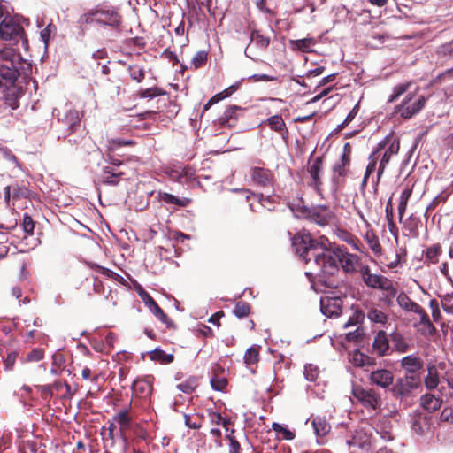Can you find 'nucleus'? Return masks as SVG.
<instances>
[{
	"instance_id": "obj_20",
	"label": "nucleus",
	"mask_w": 453,
	"mask_h": 453,
	"mask_svg": "<svg viewBox=\"0 0 453 453\" xmlns=\"http://www.w3.org/2000/svg\"><path fill=\"white\" fill-rule=\"evenodd\" d=\"M241 110V107L236 105L228 106L223 114L219 117L218 124L221 128L234 127L238 122L237 111Z\"/></svg>"
},
{
	"instance_id": "obj_54",
	"label": "nucleus",
	"mask_w": 453,
	"mask_h": 453,
	"mask_svg": "<svg viewBox=\"0 0 453 453\" xmlns=\"http://www.w3.org/2000/svg\"><path fill=\"white\" fill-rule=\"evenodd\" d=\"M411 85V82L409 81V82H405V83L398 84V85L395 86L393 88V93L389 96L388 102L393 103L395 100H397L403 94H404L409 89Z\"/></svg>"
},
{
	"instance_id": "obj_55",
	"label": "nucleus",
	"mask_w": 453,
	"mask_h": 453,
	"mask_svg": "<svg viewBox=\"0 0 453 453\" xmlns=\"http://www.w3.org/2000/svg\"><path fill=\"white\" fill-rule=\"evenodd\" d=\"M208 415L211 424L222 425L226 431L228 430V426L231 424L229 419L224 418L220 413L216 411H209Z\"/></svg>"
},
{
	"instance_id": "obj_57",
	"label": "nucleus",
	"mask_w": 453,
	"mask_h": 453,
	"mask_svg": "<svg viewBox=\"0 0 453 453\" xmlns=\"http://www.w3.org/2000/svg\"><path fill=\"white\" fill-rule=\"evenodd\" d=\"M21 226L25 234L32 235L35 226V222L27 213L23 214Z\"/></svg>"
},
{
	"instance_id": "obj_5",
	"label": "nucleus",
	"mask_w": 453,
	"mask_h": 453,
	"mask_svg": "<svg viewBox=\"0 0 453 453\" xmlns=\"http://www.w3.org/2000/svg\"><path fill=\"white\" fill-rule=\"evenodd\" d=\"M0 39L9 41L15 46L20 43L25 50L29 47L27 36L19 19L10 15L5 6L2 9L0 17Z\"/></svg>"
},
{
	"instance_id": "obj_18",
	"label": "nucleus",
	"mask_w": 453,
	"mask_h": 453,
	"mask_svg": "<svg viewBox=\"0 0 453 453\" xmlns=\"http://www.w3.org/2000/svg\"><path fill=\"white\" fill-rule=\"evenodd\" d=\"M398 306L405 312H411L418 315L424 308L413 301L404 291H401L396 296Z\"/></svg>"
},
{
	"instance_id": "obj_62",
	"label": "nucleus",
	"mask_w": 453,
	"mask_h": 453,
	"mask_svg": "<svg viewBox=\"0 0 453 453\" xmlns=\"http://www.w3.org/2000/svg\"><path fill=\"white\" fill-rule=\"evenodd\" d=\"M44 357V349L42 348L33 349L27 355V360L28 362H39Z\"/></svg>"
},
{
	"instance_id": "obj_21",
	"label": "nucleus",
	"mask_w": 453,
	"mask_h": 453,
	"mask_svg": "<svg viewBox=\"0 0 453 453\" xmlns=\"http://www.w3.org/2000/svg\"><path fill=\"white\" fill-rule=\"evenodd\" d=\"M28 193L29 190L25 186L19 185L17 182L12 183L4 188V200L9 204L12 197L14 200H18L21 197H27Z\"/></svg>"
},
{
	"instance_id": "obj_31",
	"label": "nucleus",
	"mask_w": 453,
	"mask_h": 453,
	"mask_svg": "<svg viewBox=\"0 0 453 453\" xmlns=\"http://www.w3.org/2000/svg\"><path fill=\"white\" fill-rule=\"evenodd\" d=\"M171 177L180 183H187L195 180L196 173L193 167L186 165L182 168L173 170Z\"/></svg>"
},
{
	"instance_id": "obj_12",
	"label": "nucleus",
	"mask_w": 453,
	"mask_h": 453,
	"mask_svg": "<svg viewBox=\"0 0 453 453\" xmlns=\"http://www.w3.org/2000/svg\"><path fill=\"white\" fill-rule=\"evenodd\" d=\"M350 162L351 161L347 158H340V160L333 165L332 182L336 189L344 186L345 178L349 173Z\"/></svg>"
},
{
	"instance_id": "obj_60",
	"label": "nucleus",
	"mask_w": 453,
	"mask_h": 453,
	"mask_svg": "<svg viewBox=\"0 0 453 453\" xmlns=\"http://www.w3.org/2000/svg\"><path fill=\"white\" fill-rule=\"evenodd\" d=\"M353 363L357 366H365L366 365H372L374 360L366 355L357 352L353 356Z\"/></svg>"
},
{
	"instance_id": "obj_32",
	"label": "nucleus",
	"mask_w": 453,
	"mask_h": 453,
	"mask_svg": "<svg viewBox=\"0 0 453 453\" xmlns=\"http://www.w3.org/2000/svg\"><path fill=\"white\" fill-rule=\"evenodd\" d=\"M86 265L91 270H94V271L97 272L98 273L104 275L105 277H107L109 279H113L116 281L120 282V283H123L125 281V279L121 275H119V274L116 273L115 272H113L106 267H104L95 262L87 261Z\"/></svg>"
},
{
	"instance_id": "obj_43",
	"label": "nucleus",
	"mask_w": 453,
	"mask_h": 453,
	"mask_svg": "<svg viewBox=\"0 0 453 453\" xmlns=\"http://www.w3.org/2000/svg\"><path fill=\"white\" fill-rule=\"evenodd\" d=\"M242 197L244 198V200L249 203V207L252 211H255L256 209L254 207V202L260 203L262 200L263 196L255 194L250 189H240L236 190Z\"/></svg>"
},
{
	"instance_id": "obj_2",
	"label": "nucleus",
	"mask_w": 453,
	"mask_h": 453,
	"mask_svg": "<svg viewBox=\"0 0 453 453\" xmlns=\"http://www.w3.org/2000/svg\"><path fill=\"white\" fill-rule=\"evenodd\" d=\"M360 257L348 252L346 248L330 244L321 262L319 270L324 275H334L339 272V265L345 273H354L360 269Z\"/></svg>"
},
{
	"instance_id": "obj_49",
	"label": "nucleus",
	"mask_w": 453,
	"mask_h": 453,
	"mask_svg": "<svg viewBox=\"0 0 453 453\" xmlns=\"http://www.w3.org/2000/svg\"><path fill=\"white\" fill-rule=\"evenodd\" d=\"M130 78L133 81L140 83L145 78V71L142 66L139 65H130L127 68Z\"/></svg>"
},
{
	"instance_id": "obj_25",
	"label": "nucleus",
	"mask_w": 453,
	"mask_h": 453,
	"mask_svg": "<svg viewBox=\"0 0 453 453\" xmlns=\"http://www.w3.org/2000/svg\"><path fill=\"white\" fill-rule=\"evenodd\" d=\"M372 349L379 357H383L389 349V340L385 331L380 330L374 337Z\"/></svg>"
},
{
	"instance_id": "obj_58",
	"label": "nucleus",
	"mask_w": 453,
	"mask_h": 453,
	"mask_svg": "<svg viewBox=\"0 0 453 453\" xmlns=\"http://www.w3.org/2000/svg\"><path fill=\"white\" fill-rule=\"evenodd\" d=\"M441 297V306L446 313L453 314V293H448Z\"/></svg>"
},
{
	"instance_id": "obj_1",
	"label": "nucleus",
	"mask_w": 453,
	"mask_h": 453,
	"mask_svg": "<svg viewBox=\"0 0 453 453\" xmlns=\"http://www.w3.org/2000/svg\"><path fill=\"white\" fill-rule=\"evenodd\" d=\"M22 58L11 47L0 49V96L11 110L19 107V100L25 94L22 82L19 80Z\"/></svg>"
},
{
	"instance_id": "obj_47",
	"label": "nucleus",
	"mask_w": 453,
	"mask_h": 453,
	"mask_svg": "<svg viewBox=\"0 0 453 453\" xmlns=\"http://www.w3.org/2000/svg\"><path fill=\"white\" fill-rule=\"evenodd\" d=\"M450 193L447 192L446 190H443L441 191L439 195H437L433 200L432 202L427 205L426 207V212H425V217L426 218L427 217V213L429 211H432L436 209V207L441 203H446L449 196Z\"/></svg>"
},
{
	"instance_id": "obj_9",
	"label": "nucleus",
	"mask_w": 453,
	"mask_h": 453,
	"mask_svg": "<svg viewBox=\"0 0 453 453\" xmlns=\"http://www.w3.org/2000/svg\"><path fill=\"white\" fill-rule=\"evenodd\" d=\"M352 394L354 397L365 408L376 410L381 405V398L372 388H364L361 386L353 388Z\"/></svg>"
},
{
	"instance_id": "obj_53",
	"label": "nucleus",
	"mask_w": 453,
	"mask_h": 453,
	"mask_svg": "<svg viewBox=\"0 0 453 453\" xmlns=\"http://www.w3.org/2000/svg\"><path fill=\"white\" fill-rule=\"evenodd\" d=\"M384 146H385V142H380L378 144V150L370 155L369 164L366 166L365 173L366 174V177H370V175L374 172V170L376 168L377 161H378L377 154L379 152V150L384 148Z\"/></svg>"
},
{
	"instance_id": "obj_44",
	"label": "nucleus",
	"mask_w": 453,
	"mask_h": 453,
	"mask_svg": "<svg viewBox=\"0 0 453 453\" xmlns=\"http://www.w3.org/2000/svg\"><path fill=\"white\" fill-rule=\"evenodd\" d=\"M150 312L157 317L167 328H175L174 323L172 319L164 312L160 306L157 303L150 309Z\"/></svg>"
},
{
	"instance_id": "obj_17",
	"label": "nucleus",
	"mask_w": 453,
	"mask_h": 453,
	"mask_svg": "<svg viewBox=\"0 0 453 453\" xmlns=\"http://www.w3.org/2000/svg\"><path fill=\"white\" fill-rule=\"evenodd\" d=\"M424 386L427 391L436 389L440 384L441 378L438 367L433 363L426 365V374L422 380Z\"/></svg>"
},
{
	"instance_id": "obj_63",
	"label": "nucleus",
	"mask_w": 453,
	"mask_h": 453,
	"mask_svg": "<svg viewBox=\"0 0 453 453\" xmlns=\"http://www.w3.org/2000/svg\"><path fill=\"white\" fill-rule=\"evenodd\" d=\"M211 387L218 391H222L227 385V380L225 377H217L215 374L211 379Z\"/></svg>"
},
{
	"instance_id": "obj_52",
	"label": "nucleus",
	"mask_w": 453,
	"mask_h": 453,
	"mask_svg": "<svg viewBox=\"0 0 453 453\" xmlns=\"http://www.w3.org/2000/svg\"><path fill=\"white\" fill-rule=\"evenodd\" d=\"M64 138L66 139L67 142L71 146L78 147L82 141L85 139L84 133L79 132H71L66 131V134H64Z\"/></svg>"
},
{
	"instance_id": "obj_39",
	"label": "nucleus",
	"mask_w": 453,
	"mask_h": 453,
	"mask_svg": "<svg viewBox=\"0 0 453 453\" xmlns=\"http://www.w3.org/2000/svg\"><path fill=\"white\" fill-rule=\"evenodd\" d=\"M365 240L369 245V248L375 255H380L382 251V247L380 243L379 238L375 232L369 228L366 230L365 234Z\"/></svg>"
},
{
	"instance_id": "obj_19",
	"label": "nucleus",
	"mask_w": 453,
	"mask_h": 453,
	"mask_svg": "<svg viewBox=\"0 0 453 453\" xmlns=\"http://www.w3.org/2000/svg\"><path fill=\"white\" fill-rule=\"evenodd\" d=\"M443 403V400L441 395H435L430 392H427L420 396L419 404L429 413H434L438 411Z\"/></svg>"
},
{
	"instance_id": "obj_40",
	"label": "nucleus",
	"mask_w": 453,
	"mask_h": 453,
	"mask_svg": "<svg viewBox=\"0 0 453 453\" xmlns=\"http://www.w3.org/2000/svg\"><path fill=\"white\" fill-rule=\"evenodd\" d=\"M312 426L314 431L318 436H325L326 435L331 429V426L326 421L325 418L322 417H315L312 419Z\"/></svg>"
},
{
	"instance_id": "obj_34",
	"label": "nucleus",
	"mask_w": 453,
	"mask_h": 453,
	"mask_svg": "<svg viewBox=\"0 0 453 453\" xmlns=\"http://www.w3.org/2000/svg\"><path fill=\"white\" fill-rule=\"evenodd\" d=\"M113 420L120 426V430H127L131 427L133 417L130 414L129 409H122L113 416Z\"/></svg>"
},
{
	"instance_id": "obj_56",
	"label": "nucleus",
	"mask_w": 453,
	"mask_h": 453,
	"mask_svg": "<svg viewBox=\"0 0 453 453\" xmlns=\"http://www.w3.org/2000/svg\"><path fill=\"white\" fill-rule=\"evenodd\" d=\"M411 427L417 434H423L426 428H427V422L424 418L418 415L413 418Z\"/></svg>"
},
{
	"instance_id": "obj_41",
	"label": "nucleus",
	"mask_w": 453,
	"mask_h": 453,
	"mask_svg": "<svg viewBox=\"0 0 453 453\" xmlns=\"http://www.w3.org/2000/svg\"><path fill=\"white\" fill-rule=\"evenodd\" d=\"M260 349L261 347L259 345H252L244 353L243 360L247 365H253L258 363L260 358Z\"/></svg>"
},
{
	"instance_id": "obj_64",
	"label": "nucleus",
	"mask_w": 453,
	"mask_h": 453,
	"mask_svg": "<svg viewBox=\"0 0 453 453\" xmlns=\"http://www.w3.org/2000/svg\"><path fill=\"white\" fill-rule=\"evenodd\" d=\"M17 357H18L17 351L12 350V351H10L7 353V355L4 357V365L6 370H12L13 368Z\"/></svg>"
},
{
	"instance_id": "obj_13",
	"label": "nucleus",
	"mask_w": 453,
	"mask_h": 453,
	"mask_svg": "<svg viewBox=\"0 0 453 453\" xmlns=\"http://www.w3.org/2000/svg\"><path fill=\"white\" fill-rule=\"evenodd\" d=\"M400 365L405 372V375L420 376L424 361L420 357L412 354L403 357L400 361Z\"/></svg>"
},
{
	"instance_id": "obj_45",
	"label": "nucleus",
	"mask_w": 453,
	"mask_h": 453,
	"mask_svg": "<svg viewBox=\"0 0 453 453\" xmlns=\"http://www.w3.org/2000/svg\"><path fill=\"white\" fill-rule=\"evenodd\" d=\"M150 358L153 361H158L162 364H170L173 361L174 356L167 354L160 349H155L150 352Z\"/></svg>"
},
{
	"instance_id": "obj_59",
	"label": "nucleus",
	"mask_w": 453,
	"mask_h": 453,
	"mask_svg": "<svg viewBox=\"0 0 453 453\" xmlns=\"http://www.w3.org/2000/svg\"><path fill=\"white\" fill-rule=\"evenodd\" d=\"M197 380L196 378H189L188 380L178 384L177 388L187 394H189L195 390L197 387Z\"/></svg>"
},
{
	"instance_id": "obj_8",
	"label": "nucleus",
	"mask_w": 453,
	"mask_h": 453,
	"mask_svg": "<svg viewBox=\"0 0 453 453\" xmlns=\"http://www.w3.org/2000/svg\"><path fill=\"white\" fill-rule=\"evenodd\" d=\"M413 98L412 94H408L400 104L395 107V113L400 114L403 119H408L418 113L426 104V98L420 96L416 101L411 103Z\"/></svg>"
},
{
	"instance_id": "obj_11",
	"label": "nucleus",
	"mask_w": 453,
	"mask_h": 453,
	"mask_svg": "<svg viewBox=\"0 0 453 453\" xmlns=\"http://www.w3.org/2000/svg\"><path fill=\"white\" fill-rule=\"evenodd\" d=\"M84 117V111L76 109L68 110L58 120L66 127V131L84 133L81 128V119Z\"/></svg>"
},
{
	"instance_id": "obj_28",
	"label": "nucleus",
	"mask_w": 453,
	"mask_h": 453,
	"mask_svg": "<svg viewBox=\"0 0 453 453\" xmlns=\"http://www.w3.org/2000/svg\"><path fill=\"white\" fill-rule=\"evenodd\" d=\"M322 158L317 157L312 165L309 167L308 172L312 179L311 185L317 190V192H320V188L322 185V180L320 178V173L322 171Z\"/></svg>"
},
{
	"instance_id": "obj_37",
	"label": "nucleus",
	"mask_w": 453,
	"mask_h": 453,
	"mask_svg": "<svg viewBox=\"0 0 453 453\" xmlns=\"http://www.w3.org/2000/svg\"><path fill=\"white\" fill-rule=\"evenodd\" d=\"M390 340L395 351L399 353H405L410 349V345L401 333L394 331L390 334Z\"/></svg>"
},
{
	"instance_id": "obj_51",
	"label": "nucleus",
	"mask_w": 453,
	"mask_h": 453,
	"mask_svg": "<svg viewBox=\"0 0 453 453\" xmlns=\"http://www.w3.org/2000/svg\"><path fill=\"white\" fill-rule=\"evenodd\" d=\"M250 305L247 302L239 301L235 303L233 312L236 317L242 319L250 315Z\"/></svg>"
},
{
	"instance_id": "obj_61",
	"label": "nucleus",
	"mask_w": 453,
	"mask_h": 453,
	"mask_svg": "<svg viewBox=\"0 0 453 453\" xmlns=\"http://www.w3.org/2000/svg\"><path fill=\"white\" fill-rule=\"evenodd\" d=\"M429 307L432 311L433 321L439 322L442 319L441 312L440 310L439 303L436 299H431L429 301Z\"/></svg>"
},
{
	"instance_id": "obj_46",
	"label": "nucleus",
	"mask_w": 453,
	"mask_h": 453,
	"mask_svg": "<svg viewBox=\"0 0 453 453\" xmlns=\"http://www.w3.org/2000/svg\"><path fill=\"white\" fill-rule=\"evenodd\" d=\"M166 92L159 88V87H152V88H145V89H140L138 92H137V96L140 97V98H154V97H157V96H163V95H165Z\"/></svg>"
},
{
	"instance_id": "obj_48",
	"label": "nucleus",
	"mask_w": 453,
	"mask_h": 453,
	"mask_svg": "<svg viewBox=\"0 0 453 453\" xmlns=\"http://www.w3.org/2000/svg\"><path fill=\"white\" fill-rule=\"evenodd\" d=\"M367 318L374 323L385 324L388 321V316L377 308H371L367 311Z\"/></svg>"
},
{
	"instance_id": "obj_27",
	"label": "nucleus",
	"mask_w": 453,
	"mask_h": 453,
	"mask_svg": "<svg viewBox=\"0 0 453 453\" xmlns=\"http://www.w3.org/2000/svg\"><path fill=\"white\" fill-rule=\"evenodd\" d=\"M264 123L268 125L272 130L277 132L284 140L288 139V130L280 115H273L265 120Z\"/></svg>"
},
{
	"instance_id": "obj_50",
	"label": "nucleus",
	"mask_w": 453,
	"mask_h": 453,
	"mask_svg": "<svg viewBox=\"0 0 453 453\" xmlns=\"http://www.w3.org/2000/svg\"><path fill=\"white\" fill-rule=\"evenodd\" d=\"M208 61V51L199 50L192 58L191 65L194 69H199L203 67Z\"/></svg>"
},
{
	"instance_id": "obj_26",
	"label": "nucleus",
	"mask_w": 453,
	"mask_h": 453,
	"mask_svg": "<svg viewBox=\"0 0 453 453\" xmlns=\"http://www.w3.org/2000/svg\"><path fill=\"white\" fill-rule=\"evenodd\" d=\"M401 223L403 224V230L406 232V236L413 239H417L419 236L420 219L414 214H411Z\"/></svg>"
},
{
	"instance_id": "obj_7",
	"label": "nucleus",
	"mask_w": 453,
	"mask_h": 453,
	"mask_svg": "<svg viewBox=\"0 0 453 453\" xmlns=\"http://www.w3.org/2000/svg\"><path fill=\"white\" fill-rule=\"evenodd\" d=\"M421 384V376L404 375L396 380L395 383L393 385L392 393L395 397H409L413 390L418 389Z\"/></svg>"
},
{
	"instance_id": "obj_33",
	"label": "nucleus",
	"mask_w": 453,
	"mask_h": 453,
	"mask_svg": "<svg viewBox=\"0 0 453 453\" xmlns=\"http://www.w3.org/2000/svg\"><path fill=\"white\" fill-rule=\"evenodd\" d=\"M442 253V248L440 243H435L431 246H428L425 250H423V255L425 257V263L426 265H435L439 262V257Z\"/></svg>"
},
{
	"instance_id": "obj_30",
	"label": "nucleus",
	"mask_w": 453,
	"mask_h": 453,
	"mask_svg": "<svg viewBox=\"0 0 453 453\" xmlns=\"http://www.w3.org/2000/svg\"><path fill=\"white\" fill-rule=\"evenodd\" d=\"M316 40L312 37L289 41L292 50L301 51L303 53L312 52V48L316 45Z\"/></svg>"
},
{
	"instance_id": "obj_38",
	"label": "nucleus",
	"mask_w": 453,
	"mask_h": 453,
	"mask_svg": "<svg viewBox=\"0 0 453 453\" xmlns=\"http://www.w3.org/2000/svg\"><path fill=\"white\" fill-rule=\"evenodd\" d=\"M134 393L140 397H147L152 392V385L144 380H136L132 385Z\"/></svg>"
},
{
	"instance_id": "obj_35",
	"label": "nucleus",
	"mask_w": 453,
	"mask_h": 453,
	"mask_svg": "<svg viewBox=\"0 0 453 453\" xmlns=\"http://www.w3.org/2000/svg\"><path fill=\"white\" fill-rule=\"evenodd\" d=\"M158 199L165 203L174 204L179 207H186L191 203L190 198L183 197L178 198L177 196L167 192H158Z\"/></svg>"
},
{
	"instance_id": "obj_23",
	"label": "nucleus",
	"mask_w": 453,
	"mask_h": 453,
	"mask_svg": "<svg viewBox=\"0 0 453 453\" xmlns=\"http://www.w3.org/2000/svg\"><path fill=\"white\" fill-rule=\"evenodd\" d=\"M419 320L414 324L422 335L433 336L436 334V327L434 326L429 315L424 309L419 314Z\"/></svg>"
},
{
	"instance_id": "obj_15",
	"label": "nucleus",
	"mask_w": 453,
	"mask_h": 453,
	"mask_svg": "<svg viewBox=\"0 0 453 453\" xmlns=\"http://www.w3.org/2000/svg\"><path fill=\"white\" fill-rule=\"evenodd\" d=\"M122 79L119 72L113 71L111 75L106 77L102 81L103 89L111 96H119L122 88Z\"/></svg>"
},
{
	"instance_id": "obj_22",
	"label": "nucleus",
	"mask_w": 453,
	"mask_h": 453,
	"mask_svg": "<svg viewBox=\"0 0 453 453\" xmlns=\"http://www.w3.org/2000/svg\"><path fill=\"white\" fill-rule=\"evenodd\" d=\"M370 380L383 388H388L394 380L393 372L387 369H378L370 373Z\"/></svg>"
},
{
	"instance_id": "obj_36",
	"label": "nucleus",
	"mask_w": 453,
	"mask_h": 453,
	"mask_svg": "<svg viewBox=\"0 0 453 453\" xmlns=\"http://www.w3.org/2000/svg\"><path fill=\"white\" fill-rule=\"evenodd\" d=\"M270 42V36L265 35L262 30L253 29L251 31L250 42H254L257 48L265 50L268 48Z\"/></svg>"
},
{
	"instance_id": "obj_3",
	"label": "nucleus",
	"mask_w": 453,
	"mask_h": 453,
	"mask_svg": "<svg viewBox=\"0 0 453 453\" xmlns=\"http://www.w3.org/2000/svg\"><path fill=\"white\" fill-rule=\"evenodd\" d=\"M329 244L330 242L326 236L313 239L311 234L306 230L299 231L292 237V245L296 253L306 264L313 260L319 268Z\"/></svg>"
},
{
	"instance_id": "obj_16",
	"label": "nucleus",
	"mask_w": 453,
	"mask_h": 453,
	"mask_svg": "<svg viewBox=\"0 0 453 453\" xmlns=\"http://www.w3.org/2000/svg\"><path fill=\"white\" fill-rule=\"evenodd\" d=\"M321 311L326 317L339 316L342 312V300L340 297L326 296L320 301Z\"/></svg>"
},
{
	"instance_id": "obj_29",
	"label": "nucleus",
	"mask_w": 453,
	"mask_h": 453,
	"mask_svg": "<svg viewBox=\"0 0 453 453\" xmlns=\"http://www.w3.org/2000/svg\"><path fill=\"white\" fill-rule=\"evenodd\" d=\"M102 181L106 185L117 186L123 175L125 174L121 171H117L112 166H104L103 168Z\"/></svg>"
},
{
	"instance_id": "obj_4",
	"label": "nucleus",
	"mask_w": 453,
	"mask_h": 453,
	"mask_svg": "<svg viewBox=\"0 0 453 453\" xmlns=\"http://www.w3.org/2000/svg\"><path fill=\"white\" fill-rule=\"evenodd\" d=\"M77 22L82 34H84L88 26L93 23L108 26L117 31H120L123 19L118 7L97 4L81 14Z\"/></svg>"
},
{
	"instance_id": "obj_24",
	"label": "nucleus",
	"mask_w": 453,
	"mask_h": 453,
	"mask_svg": "<svg viewBox=\"0 0 453 453\" xmlns=\"http://www.w3.org/2000/svg\"><path fill=\"white\" fill-rule=\"evenodd\" d=\"M399 149L400 142L398 141H394L385 150L378 168L377 183L380 181L381 176L383 175L386 166L389 163L391 157L396 155L399 152Z\"/></svg>"
},
{
	"instance_id": "obj_42",
	"label": "nucleus",
	"mask_w": 453,
	"mask_h": 453,
	"mask_svg": "<svg viewBox=\"0 0 453 453\" xmlns=\"http://www.w3.org/2000/svg\"><path fill=\"white\" fill-rule=\"evenodd\" d=\"M382 291L385 292V295L382 297L383 303L388 307H391L393 305L394 298L399 294L397 291V282L394 281Z\"/></svg>"
},
{
	"instance_id": "obj_10",
	"label": "nucleus",
	"mask_w": 453,
	"mask_h": 453,
	"mask_svg": "<svg viewBox=\"0 0 453 453\" xmlns=\"http://www.w3.org/2000/svg\"><path fill=\"white\" fill-rule=\"evenodd\" d=\"M359 272L364 283L368 288L373 289H380L382 291L384 288H386L388 286L394 282V280L388 279L384 275L372 273L371 272L369 265H367L360 266Z\"/></svg>"
},
{
	"instance_id": "obj_14",
	"label": "nucleus",
	"mask_w": 453,
	"mask_h": 453,
	"mask_svg": "<svg viewBox=\"0 0 453 453\" xmlns=\"http://www.w3.org/2000/svg\"><path fill=\"white\" fill-rule=\"evenodd\" d=\"M250 178L254 183L260 187H269L273 184L274 176L271 170L260 166L250 169Z\"/></svg>"
},
{
	"instance_id": "obj_6",
	"label": "nucleus",
	"mask_w": 453,
	"mask_h": 453,
	"mask_svg": "<svg viewBox=\"0 0 453 453\" xmlns=\"http://www.w3.org/2000/svg\"><path fill=\"white\" fill-rule=\"evenodd\" d=\"M300 217L304 218L320 226H327L334 219V214L326 205H318L315 207L301 206L297 208Z\"/></svg>"
}]
</instances>
